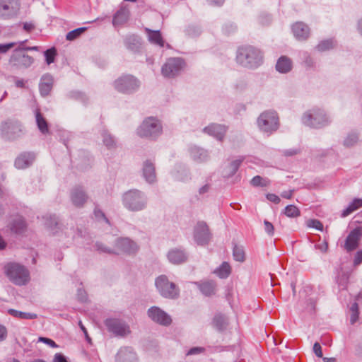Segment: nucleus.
<instances>
[{
  "label": "nucleus",
  "instance_id": "nucleus-1",
  "mask_svg": "<svg viewBox=\"0 0 362 362\" xmlns=\"http://www.w3.org/2000/svg\"><path fill=\"white\" fill-rule=\"evenodd\" d=\"M236 62L243 67L255 69L263 63V54L252 45L240 46L237 49Z\"/></svg>",
  "mask_w": 362,
  "mask_h": 362
},
{
  "label": "nucleus",
  "instance_id": "nucleus-2",
  "mask_svg": "<svg viewBox=\"0 0 362 362\" xmlns=\"http://www.w3.org/2000/svg\"><path fill=\"white\" fill-rule=\"evenodd\" d=\"M122 204L129 211H141L146 207L147 198L143 192L136 189H130L122 195Z\"/></svg>",
  "mask_w": 362,
  "mask_h": 362
},
{
  "label": "nucleus",
  "instance_id": "nucleus-3",
  "mask_svg": "<svg viewBox=\"0 0 362 362\" xmlns=\"http://www.w3.org/2000/svg\"><path fill=\"white\" fill-rule=\"evenodd\" d=\"M4 271L9 280L16 285H25L30 280L29 271L20 264L8 263L4 267Z\"/></svg>",
  "mask_w": 362,
  "mask_h": 362
},
{
  "label": "nucleus",
  "instance_id": "nucleus-4",
  "mask_svg": "<svg viewBox=\"0 0 362 362\" xmlns=\"http://www.w3.org/2000/svg\"><path fill=\"white\" fill-rule=\"evenodd\" d=\"M95 247L100 252L107 254L134 253L137 250L136 244L127 238H117L115 243V249L112 250L105 247L101 243H96Z\"/></svg>",
  "mask_w": 362,
  "mask_h": 362
},
{
  "label": "nucleus",
  "instance_id": "nucleus-5",
  "mask_svg": "<svg viewBox=\"0 0 362 362\" xmlns=\"http://www.w3.org/2000/svg\"><path fill=\"white\" fill-rule=\"evenodd\" d=\"M162 125L155 117H150L143 121L137 129V134L142 138L154 139L161 134Z\"/></svg>",
  "mask_w": 362,
  "mask_h": 362
},
{
  "label": "nucleus",
  "instance_id": "nucleus-6",
  "mask_svg": "<svg viewBox=\"0 0 362 362\" xmlns=\"http://www.w3.org/2000/svg\"><path fill=\"white\" fill-rule=\"evenodd\" d=\"M257 122L259 129L268 134L276 131L279 126L277 113L273 110L263 112L257 118Z\"/></svg>",
  "mask_w": 362,
  "mask_h": 362
},
{
  "label": "nucleus",
  "instance_id": "nucleus-7",
  "mask_svg": "<svg viewBox=\"0 0 362 362\" xmlns=\"http://www.w3.org/2000/svg\"><path fill=\"white\" fill-rule=\"evenodd\" d=\"M302 122L305 125L313 128H321L329 123L324 110L317 108L306 112L302 117Z\"/></svg>",
  "mask_w": 362,
  "mask_h": 362
},
{
  "label": "nucleus",
  "instance_id": "nucleus-8",
  "mask_svg": "<svg viewBox=\"0 0 362 362\" xmlns=\"http://www.w3.org/2000/svg\"><path fill=\"white\" fill-rule=\"evenodd\" d=\"M155 285L159 293L165 298L176 299L180 296L179 288L175 283L170 282L165 275L157 277Z\"/></svg>",
  "mask_w": 362,
  "mask_h": 362
},
{
  "label": "nucleus",
  "instance_id": "nucleus-9",
  "mask_svg": "<svg viewBox=\"0 0 362 362\" xmlns=\"http://www.w3.org/2000/svg\"><path fill=\"white\" fill-rule=\"evenodd\" d=\"M113 86L118 92L131 94L139 89L140 82L132 75H124L115 80Z\"/></svg>",
  "mask_w": 362,
  "mask_h": 362
},
{
  "label": "nucleus",
  "instance_id": "nucleus-10",
  "mask_svg": "<svg viewBox=\"0 0 362 362\" xmlns=\"http://www.w3.org/2000/svg\"><path fill=\"white\" fill-rule=\"evenodd\" d=\"M0 132L4 138L12 140L23 134V128L18 121H7L1 124Z\"/></svg>",
  "mask_w": 362,
  "mask_h": 362
},
{
  "label": "nucleus",
  "instance_id": "nucleus-11",
  "mask_svg": "<svg viewBox=\"0 0 362 362\" xmlns=\"http://www.w3.org/2000/svg\"><path fill=\"white\" fill-rule=\"evenodd\" d=\"M12 66L18 69H26L30 67L34 62V59L27 54L23 49H16L9 60Z\"/></svg>",
  "mask_w": 362,
  "mask_h": 362
},
{
  "label": "nucleus",
  "instance_id": "nucleus-12",
  "mask_svg": "<svg viewBox=\"0 0 362 362\" xmlns=\"http://www.w3.org/2000/svg\"><path fill=\"white\" fill-rule=\"evenodd\" d=\"M185 66V62L180 58H170L161 69L164 77L173 78L178 75Z\"/></svg>",
  "mask_w": 362,
  "mask_h": 362
},
{
  "label": "nucleus",
  "instance_id": "nucleus-13",
  "mask_svg": "<svg viewBox=\"0 0 362 362\" xmlns=\"http://www.w3.org/2000/svg\"><path fill=\"white\" fill-rule=\"evenodd\" d=\"M105 325L115 336L124 337L130 332L129 326L119 319L108 318L105 320Z\"/></svg>",
  "mask_w": 362,
  "mask_h": 362
},
{
  "label": "nucleus",
  "instance_id": "nucleus-14",
  "mask_svg": "<svg viewBox=\"0 0 362 362\" xmlns=\"http://www.w3.org/2000/svg\"><path fill=\"white\" fill-rule=\"evenodd\" d=\"M194 239L199 245H205L210 241L211 233L205 222L199 221L194 226Z\"/></svg>",
  "mask_w": 362,
  "mask_h": 362
},
{
  "label": "nucleus",
  "instance_id": "nucleus-15",
  "mask_svg": "<svg viewBox=\"0 0 362 362\" xmlns=\"http://www.w3.org/2000/svg\"><path fill=\"white\" fill-rule=\"evenodd\" d=\"M20 8L18 0H0V16L10 18L17 15Z\"/></svg>",
  "mask_w": 362,
  "mask_h": 362
},
{
  "label": "nucleus",
  "instance_id": "nucleus-16",
  "mask_svg": "<svg viewBox=\"0 0 362 362\" xmlns=\"http://www.w3.org/2000/svg\"><path fill=\"white\" fill-rule=\"evenodd\" d=\"M148 315L153 321L162 325H169L172 322L170 315L156 306L148 309Z\"/></svg>",
  "mask_w": 362,
  "mask_h": 362
},
{
  "label": "nucleus",
  "instance_id": "nucleus-17",
  "mask_svg": "<svg viewBox=\"0 0 362 362\" xmlns=\"http://www.w3.org/2000/svg\"><path fill=\"white\" fill-rule=\"evenodd\" d=\"M167 258L173 264H180L187 260L188 255L185 250L175 247L168 251Z\"/></svg>",
  "mask_w": 362,
  "mask_h": 362
},
{
  "label": "nucleus",
  "instance_id": "nucleus-18",
  "mask_svg": "<svg viewBox=\"0 0 362 362\" xmlns=\"http://www.w3.org/2000/svg\"><path fill=\"white\" fill-rule=\"evenodd\" d=\"M362 235L361 230L357 228L352 230L346 238L344 248L348 252L356 250L358 246V242Z\"/></svg>",
  "mask_w": 362,
  "mask_h": 362
},
{
  "label": "nucleus",
  "instance_id": "nucleus-19",
  "mask_svg": "<svg viewBox=\"0 0 362 362\" xmlns=\"http://www.w3.org/2000/svg\"><path fill=\"white\" fill-rule=\"evenodd\" d=\"M88 199V195L81 187H76L71 192V200L76 207H82Z\"/></svg>",
  "mask_w": 362,
  "mask_h": 362
},
{
  "label": "nucleus",
  "instance_id": "nucleus-20",
  "mask_svg": "<svg viewBox=\"0 0 362 362\" xmlns=\"http://www.w3.org/2000/svg\"><path fill=\"white\" fill-rule=\"evenodd\" d=\"M142 173L144 178L148 183L152 184L156 181L155 165L151 160H146L144 162Z\"/></svg>",
  "mask_w": 362,
  "mask_h": 362
},
{
  "label": "nucleus",
  "instance_id": "nucleus-21",
  "mask_svg": "<svg viewBox=\"0 0 362 362\" xmlns=\"http://www.w3.org/2000/svg\"><path fill=\"white\" fill-rule=\"evenodd\" d=\"M35 155L30 152L21 153L15 160V166L18 169H24L29 167L35 160Z\"/></svg>",
  "mask_w": 362,
  "mask_h": 362
},
{
  "label": "nucleus",
  "instance_id": "nucleus-22",
  "mask_svg": "<svg viewBox=\"0 0 362 362\" xmlns=\"http://www.w3.org/2000/svg\"><path fill=\"white\" fill-rule=\"evenodd\" d=\"M226 127L218 124H211L204 129V132L212 136L219 141H221L226 132Z\"/></svg>",
  "mask_w": 362,
  "mask_h": 362
},
{
  "label": "nucleus",
  "instance_id": "nucleus-23",
  "mask_svg": "<svg viewBox=\"0 0 362 362\" xmlns=\"http://www.w3.org/2000/svg\"><path fill=\"white\" fill-rule=\"evenodd\" d=\"M294 36L299 40H305L310 35V28L303 22H297L292 26Z\"/></svg>",
  "mask_w": 362,
  "mask_h": 362
},
{
  "label": "nucleus",
  "instance_id": "nucleus-24",
  "mask_svg": "<svg viewBox=\"0 0 362 362\" xmlns=\"http://www.w3.org/2000/svg\"><path fill=\"white\" fill-rule=\"evenodd\" d=\"M136 354L130 347L121 349L117 356L116 362H136Z\"/></svg>",
  "mask_w": 362,
  "mask_h": 362
},
{
  "label": "nucleus",
  "instance_id": "nucleus-25",
  "mask_svg": "<svg viewBox=\"0 0 362 362\" xmlns=\"http://www.w3.org/2000/svg\"><path fill=\"white\" fill-rule=\"evenodd\" d=\"M129 16V9L127 5L122 4L119 9L113 16L112 23L114 25H121L126 23Z\"/></svg>",
  "mask_w": 362,
  "mask_h": 362
},
{
  "label": "nucleus",
  "instance_id": "nucleus-26",
  "mask_svg": "<svg viewBox=\"0 0 362 362\" xmlns=\"http://www.w3.org/2000/svg\"><path fill=\"white\" fill-rule=\"evenodd\" d=\"M53 78L49 74L42 76L39 84V89L42 96H47L52 89Z\"/></svg>",
  "mask_w": 362,
  "mask_h": 362
},
{
  "label": "nucleus",
  "instance_id": "nucleus-27",
  "mask_svg": "<svg viewBox=\"0 0 362 362\" xmlns=\"http://www.w3.org/2000/svg\"><path fill=\"white\" fill-rule=\"evenodd\" d=\"M27 223L22 216H16L10 223V229L12 232L21 234L25 231Z\"/></svg>",
  "mask_w": 362,
  "mask_h": 362
},
{
  "label": "nucleus",
  "instance_id": "nucleus-28",
  "mask_svg": "<svg viewBox=\"0 0 362 362\" xmlns=\"http://www.w3.org/2000/svg\"><path fill=\"white\" fill-rule=\"evenodd\" d=\"M195 284L198 286L202 294L206 296H211L216 293V284L214 281L196 282Z\"/></svg>",
  "mask_w": 362,
  "mask_h": 362
},
{
  "label": "nucleus",
  "instance_id": "nucleus-29",
  "mask_svg": "<svg viewBox=\"0 0 362 362\" xmlns=\"http://www.w3.org/2000/svg\"><path fill=\"white\" fill-rule=\"evenodd\" d=\"M190 156L198 163L206 161L209 158L207 151L197 146H193L190 148Z\"/></svg>",
  "mask_w": 362,
  "mask_h": 362
},
{
  "label": "nucleus",
  "instance_id": "nucleus-30",
  "mask_svg": "<svg viewBox=\"0 0 362 362\" xmlns=\"http://www.w3.org/2000/svg\"><path fill=\"white\" fill-rule=\"evenodd\" d=\"M124 44L128 49L137 52L139 50L141 45V38L136 35H127L124 39Z\"/></svg>",
  "mask_w": 362,
  "mask_h": 362
},
{
  "label": "nucleus",
  "instance_id": "nucleus-31",
  "mask_svg": "<svg viewBox=\"0 0 362 362\" xmlns=\"http://www.w3.org/2000/svg\"><path fill=\"white\" fill-rule=\"evenodd\" d=\"M145 30L148 35V39L151 43L160 47L164 46V41L159 30H152L149 28H146Z\"/></svg>",
  "mask_w": 362,
  "mask_h": 362
},
{
  "label": "nucleus",
  "instance_id": "nucleus-32",
  "mask_svg": "<svg viewBox=\"0 0 362 362\" xmlns=\"http://www.w3.org/2000/svg\"><path fill=\"white\" fill-rule=\"evenodd\" d=\"M292 62L289 58L285 56L281 57L276 64V69L279 72L287 73L291 70Z\"/></svg>",
  "mask_w": 362,
  "mask_h": 362
},
{
  "label": "nucleus",
  "instance_id": "nucleus-33",
  "mask_svg": "<svg viewBox=\"0 0 362 362\" xmlns=\"http://www.w3.org/2000/svg\"><path fill=\"white\" fill-rule=\"evenodd\" d=\"M361 207H362V199L355 198L349 204V206L344 210L342 211L341 216L346 217Z\"/></svg>",
  "mask_w": 362,
  "mask_h": 362
},
{
  "label": "nucleus",
  "instance_id": "nucleus-34",
  "mask_svg": "<svg viewBox=\"0 0 362 362\" xmlns=\"http://www.w3.org/2000/svg\"><path fill=\"white\" fill-rule=\"evenodd\" d=\"M214 273L221 279H226L231 273L230 266L228 262H223Z\"/></svg>",
  "mask_w": 362,
  "mask_h": 362
},
{
  "label": "nucleus",
  "instance_id": "nucleus-35",
  "mask_svg": "<svg viewBox=\"0 0 362 362\" xmlns=\"http://www.w3.org/2000/svg\"><path fill=\"white\" fill-rule=\"evenodd\" d=\"M35 119L38 129L42 134L48 132V124L45 117L42 116L39 110L35 112Z\"/></svg>",
  "mask_w": 362,
  "mask_h": 362
},
{
  "label": "nucleus",
  "instance_id": "nucleus-36",
  "mask_svg": "<svg viewBox=\"0 0 362 362\" xmlns=\"http://www.w3.org/2000/svg\"><path fill=\"white\" fill-rule=\"evenodd\" d=\"M8 313L11 316L19 319L33 320L37 317V314L18 311L15 309H8Z\"/></svg>",
  "mask_w": 362,
  "mask_h": 362
},
{
  "label": "nucleus",
  "instance_id": "nucleus-37",
  "mask_svg": "<svg viewBox=\"0 0 362 362\" xmlns=\"http://www.w3.org/2000/svg\"><path fill=\"white\" fill-rule=\"evenodd\" d=\"M243 160V157H240L238 159L234 160L230 163V165L228 167V173L227 175L228 177L233 176V175L235 174Z\"/></svg>",
  "mask_w": 362,
  "mask_h": 362
},
{
  "label": "nucleus",
  "instance_id": "nucleus-38",
  "mask_svg": "<svg viewBox=\"0 0 362 362\" xmlns=\"http://www.w3.org/2000/svg\"><path fill=\"white\" fill-rule=\"evenodd\" d=\"M334 47V41L333 39H329L321 41L317 46L316 49L320 52H325L332 49Z\"/></svg>",
  "mask_w": 362,
  "mask_h": 362
},
{
  "label": "nucleus",
  "instance_id": "nucleus-39",
  "mask_svg": "<svg viewBox=\"0 0 362 362\" xmlns=\"http://www.w3.org/2000/svg\"><path fill=\"white\" fill-rule=\"evenodd\" d=\"M284 214L290 218H296L300 215L299 209L295 205H288L284 209Z\"/></svg>",
  "mask_w": 362,
  "mask_h": 362
},
{
  "label": "nucleus",
  "instance_id": "nucleus-40",
  "mask_svg": "<svg viewBox=\"0 0 362 362\" xmlns=\"http://www.w3.org/2000/svg\"><path fill=\"white\" fill-rule=\"evenodd\" d=\"M214 327L218 330H223L226 328V322L223 315H216L213 320Z\"/></svg>",
  "mask_w": 362,
  "mask_h": 362
},
{
  "label": "nucleus",
  "instance_id": "nucleus-41",
  "mask_svg": "<svg viewBox=\"0 0 362 362\" xmlns=\"http://www.w3.org/2000/svg\"><path fill=\"white\" fill-rule=\"evenodd\" d=\"M358 141V135L356 133H350L347 135L344 141V145L346 147H351L357 144Z\"/></svg>",
  "mask_w": 362,
  "mask_h": 362
},
{
  "label": "nucleus",
  "instance_id": "nucleus-42",
  "mask_svg": "<svg viewBox=\"0 0 362 362\" xmlns=\"http://www.w3.org/2000/svg\"><path fill=\"white\" fill-rule=\"evenodd\" d=\"M233 255L235 260L243 262L245 260V252L242 247L235 245L233 247Z\"/></svg>",
  "mask_w": 362,
  "mask_h": 362
},
{
  "label": "nucleus",
  "instance_id": "nucleus-43",
  "mask_svg": "<svg viewBox=\"0 0 362 362\" xmlns=\"http://www.w3.org/2000/svg\"><path fill=\"white\" fill-rule=\"evenodd\" d=\"M250 183L254 187H266L269 185L270 182L268 179H263L261 176L256 175L251 180Z\"/></svg>",
  "mask_w": 362,
  "mask_h": 362
},
{
  "label": "nucleus",
  "instance_id": "nucleus-44",
  "mask_svg": "<svg viewBox=\"0 0 362 362\" xmlns=\"http://www.w3.org/2000/svg\"><path fill=\"white\" fill-rule=\"evenodd\" d=\"M86 28H79L69 32L66 34V39L69 41H72L78 38L85 30Z\"/></svg>",
  "mask_w": 362,
  "mask_h": 362
},
{
  "label": "nucleus",
  "instance_id": "nucleus-45",
  "mask_svg": "<svg viewBox=\"0 0 362 362\" xmlns=\"http://www.w3.org/2000/svg\"><path fill=\"white\" fill-rule=\"evenodd\" d=\"M57 55V50L54 47L48 49L45 52V57L47 64H50L54 62L55 56Z\"/></svg>",
  "mask_w": 362,
  "mask_h": 362
},
{
  "label": "nucleus",
  "instance_id": "nucleus-46",
  "mask_svg": "<svg viewBox=\"0 0 362 362\" xmlns=\"http://www.w3.org/2000/svg\"><path fill=\"white\" fill-rule=\"evenodd\" d=\"M103 143L108 148H112L115 146V141L114 138L107 132H104L103 133Z\"/></svg>",
  "mask_w": 362,
  "mask_h": 362
},
{
  "label": "nucleus",
  "instance_id": "nucleus-47",
  "mask_svg": "<svg viewBox=\"0 0 362 362\" xmlns=\"http://www.w3.org/2000/svg\"><path fill=\"white\" fill-rule=\"evenodd\" d=\"M45 225L49 228H52L58 225V219L55 215H49L45 217Z\"/></svg>",
  "mask_w": 362,
  "mask_h": 362
},
{
  "label": "nucleus",
  "instance_id": "nucleus-48",
  "mask_svg": "<svg viewBox=\"0 0 362 362\" xmlns=\"http://www.w3.org/2000/svg\"><path fill=\"white\" fill-rule=\"evenodd\" d=\"M264 225L265 231L269 235L272 236L274 233V228L273 224L271 222L265 220L264 221Z\"/></svg>",
  "mask_w": 362,
  "mask_h": 362
},
{
  "label": "nucleus",
  "instance_id": "nucleus-49",
  "mask_svg": "<svg viewBox=\"0 0 362 362\" xmlns=\"http://www.w3.org/2000/svg\"><path fill=\"white\" fill-rule=\"evenodd\" d=\"M16 42H10L7 44H0V54L7 52L10 49L14 47Z\"/></svg>",
  "mask_w": 362,
  "mask_h": 362
},
{
  "label": "nucleus",
  "instance_id": "nucleus-50",
  "mask_svg": "<svg viewBox=\"0 0 362 362\" xmlns=\"http://www.w3.org/2000/svg\"><path fill=\"white\" fill-rule=\"evenodd\" d=\"M308 226L315 228L319 230H322L323 226L322 223L318 220H310L309 221Z\"/></svg>",
  "mask_w": 362,
  "mask_h": 362
},
{
  "label": "nucleus",
  "instance_id": "nucleus-51",
  "mask_svg": "<svg viewBox=\"0 0 362 362\" xmlns=\"http://www.w3.org/2000/svg\"><path fill=\"white\" fill-rule=\"evenodd\" d=\"M313 351L319 358H322V347L318 342H315L313 345Z\"/></svg>",
  "mask_w": 362,
  "mask_h": 362
},
{
  "label": "nucleus",
  "instance_id": "nucleus-52",
  "mask_svg": "<svg viewBox=\"0 0 362 362\" xmlns=\"http://www.w3.org/2000/svg\"><path fill=\"white\" fill-rule=\"evenodd\" d=\"M77 297L81 302H86L88 299L86 292L81 288L78 290Z\"/></svg>",
  "mask_w": 362,
  "mask_h": 362
},
{
  "label": "nucleus",
  "instance_id": "nucleus-53",
  "mask_svg": "<svg viewBox=\"0 0 362 362\" xmlns=\"http://www.w3.org/2000/svg\"><path fill=\"white\" fill-rule=\"evenodd\" d=\"M39 341L46 344H48L49 346H50L51 347H53V348H56L58 346L57 345V344L53 340H52L49 338L41 337L39 338Z\"/></svg>",
  "mask_w": 362,
  "mask_h": 362
},
{
  "label": "nucleus",
  "instance_id": "nucleus-54",
  "mask_svg": "<svg viewBox=\"0 0 362 362\" xmlns=\"http://www.w3.org/2000/svg\"><path fill=\"white\" fill-rule=\"evenodd\" d=\"M266 197L269 201L274 204H279L281 201L279 197L276 195L275 194L269 193L267 194Z\"/></svg>",
  "mask_w": 362,
  "mask_h": 362
},
{
  "label": "nucleus",
  "instance_id": "nucleus-55",
  "mask_svg": "<svg viewBox=\"0 0 362 362\" xmlns=\"http://www.w3.org/2000/svg\"><path fill=\"white\" fill-rule=\"evenodd\" d=\"M204 351V348H203V347H193L188 351L187 354V355H194V354H199Z\"/></svg>",
  "mask_w": 362,
  "mask_h": 362
},
{
  "label": "nucleus",
  "instance_id": "nucleus-56",
  "mask_svg": "<svg viewBox=\"0 0 362 362\" xmlns=\"http://www.w3.org/2000/svg\"><path fill=\"white\" fill-rule=\"evenodd\" d=\"M7 337V329L6 327L0 325V341H4Z\"/></svg>",
  "mask_w": 362,
  "mask_h": 362
},
{
  "label": "nucleus",
  "instance_id": "nucleus-57",
  "mask_svg": "<svg viewBox=\"0 0 362 362\" xmlns=\"http://www.w3.org/2000/svg\"><path fill=\"white\" fill-rule=\"evenodd\" d=\"M303 63L305 65V66H312L313 64V59L310 57L308 56L307 53H304V59Z\"/></svg>",
  "mask_w": 362,
  "mask_h": 362
},
{
  "label": "nucleus",
  "instance_id": "nucleus-58",
  "mask_svg": "<svg viewBox=\"0 0 362 362\" xmlns=\"http://www.w3.org/2000/svg\"><path fill=\"white\" fill-rule=\"evenodd\" d=\"M94 214L97 218H103L107 223L109 222L108 219L105 217L104 213L100 209L95 208Z\"/></svg>",
  "mask_w": 362,
  "mask_h": 362
},
{
  "label": "nucleus",
  "instance_id": "nucleus-59",
  "mask_svg": "<svg viewBox=\"0 0 362 362\" xmlns=\"http://www.w3.org/2000/svg\"><path fill=\"white\" fill-rule=\"evenodd\" d=\"M362 262V251H359L356 253L354 260L355 265L360 264Z\"/></svg>",
  "mask_w": 362,
  "mask_h": 362
},
{
  "label": "nucleus",
  "instance_id": "nucleus-60",
  "mask_svg": "<svg viewBox=\"0 0 362 362\" xmlns=\"http://www.w3.org/2000/svg\"><path fill=\"white\" fill-rule=\"evenodd\" d=\"M294 190L284 191L281 193V196L285 199H291L293 196Z\"/></svg>",
  "mask_w": 362,
  "mask_h": 362
},
{
  "label": "nucleus",
  "instance_id": "nucleus-61",
  "mask_svg": "<svg viewBox=\"0 0 362 362\" xmlns=\"http://www.w3.org/2000/svg\"><path fill=\"white\" fill-rule=\"evenodd\" d=\"M358 317V312L351 313V319H350L351 323L354 324L357 321Z\"/></svg>",
  "mask_w": 362,
  "mask_h": 362
},
{
  "label": "nucleus",
  "instance_id": "nucleus-62",
  "mask_svg": "<svg viewBox=\"0 0 362 362\" xmlns=\"http://www.w3.org/2000/svg\"><path fill=\"white\" fill-rule=\"evenodd\" d=\"M297 153H298V151L294 150V149L286 150L284 151V155L286 156H291L296 155Z\"/></svg>",
  "mask_w": 362,
  "mask_h": 362
},
{
  "label": "nucleus",
  "instance_id": "nucleus-63",
  "mask_svg": "<svg viewBox=\"0 0 362 362\" xmlns=\"http://www.w3.org/2000/svg\"><path fill=\"white\" fill-rule=\"evenodd\" d=\"M15 84L18 88H24L25 87V81L23 79H16L15 81Z\"/></svg>",
  "mask_w": 362,
  "mask_h": 362
},
{
  "label": "nucleus",
  "instance_id": "nucleus-64",
  "mask_svg": "<svg viewBox=\"0 0 362 362\" xmlns=\"http://www.w3.org/2000/svg\"><path fill=\"white\" fill-rule=\"evenodd\" d=\"M23 28L26 31L29 32V31L32 30L34 28V26H33V25L32 23H25L24 25H23Z\"/></svg>",
  "mask_w": 362,
  "mask_h": 362
}]
</instances>
